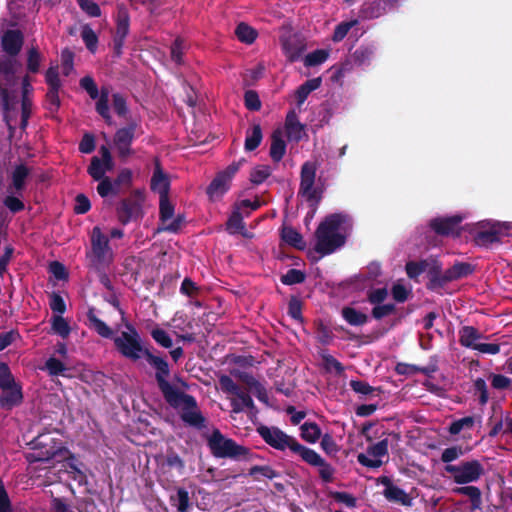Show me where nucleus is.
Listing matches in <instances>:
<instances>
[{
    "mask_svg": "<svg viewBox=\"0 0 512 512\" xmlns=\"http://www.w3.org/2000/svg\"><path fill=\"white\" fill-rule=\"evenodd\" d=\"M108 101L109 92L107 88L102 87L96 103V111L106 120L110 119Z\"/></svg>",
    "mask_w": 512,
    "mask_h": 512,
    "instance_id": "nucleus-45",
    "label": "nucleus"
},
{
    "mask_svg": "<svg viewBox=\"0 0 512 512\" xmlns=\"http://www.w3.org/2000/svg\"><path fill=\"white\" fill-rule=\"evenodd\" d=\"M95 150V138L92 134L86 133L79 143V151L84 154H90Z\"/></svg>",
    "mask_w": 512,
    "mask_h": 512,
    "instance_id": "nucleus-63",
    "label": "nucleus"
},
{
    "mask_svg": "<svg viewBox=\"0 0 512 512\" xmlns=\"http://www.w3.org/2000/svg\"><path fill=\"white\" fill-rule=\"evenodd\" d=\"M47 110L51 113H57L60 108L59 90L48 89L46 93Z\"/></svg>",
    "mask_w": 512,
    "mask_h": 512,
    "instance_id": "nucleus-53",
    "label": "nucleus"
},
{
    "mask_svg": "<svg viewBox=\"0 0 512 512\" xmlns=\"http://www.w3.org/2000/svg\"><path fill=\"white\" fill-rule=\"evenodd\" d=\"M285 127L290 140L299 141L305 135L304 126L298 121L295 111L287 114Z\"/></svg>",
    "mask_w": 512,
    "mask_h": 512,
    "instance_id": "nucleus-26",
    "label": "nucleus"
},
{
    "mask_svg": "<svg viewBox=\"0 0 512 512\" xmlns=\"http://www.w3.org/2000/svg\"><path fill=\"white\" fill-rule=\"evenodd\" d=\"M75 508L78 512H100L95 502L91 498H83L78 500Z\"/></svg>",
    "mask_w": 512,
    "mask_h": 512,
    "instance_id": "nucleus-64",
    "label": "nucleus"
},
{
    "mask_svg": "<svg viewBox=\"0 0 512 512\" xmlns=\"http://www.w3.org/2000/svg\"><path fill=\"white\" fill-rule=\"evenodd\" d=\"M151 335H152L153 339L162 347H164V348L172 347V344H173L172 339H171L170 335L165 330L160 329V328L153 329L151 332Z\"/></svg>",
    "mask_w": 512,
    "mask_h": 512,
    "instance_id": "nucleus-56",
    "label": "nucleus"
},
{
    "mask_svg": "<svg viewBox=\"0 0 512 512\" xmlns=\"http://www.w3.org/2000/svg\"><path fill=\"white\" fill-rule=\"evenodd\" d=\"M286 152V144L282 139L281 131H275L272 135V142L270 147L271 158L278 162L280 161Z\"/></svg>",
    "mask_w": 512,
    "mask_h": 512,
    "instance_id": "nucleus-28",
    "label": "nucleus"
},
{
    "mask_svg": "<svg viewBox=\"0 0 512 512\" xmlns=\"http://www.w3.org/2000/svg\"><path fill=\"white\" fill-rule=\"evenodd\" d=\"M384 486L383 495L389 502H394L403 506L412 505V497L403 489L393 484L390 478L384 476L379 479Z\"/></svg>",
    "mask_w": 512,
    "mask_h": 512,
    "instance_id": "nucleus-18",
    "label": "nucleus"
},
{
    "mask_svg": "<svg viewBox=\"0 0 512 512\" xmlns=\"http://www.w3.org/2000/svg\"><path fill=\"white\" fill-rule=\"evenodd\" d=\"M114 145L117 150L118 156L122 159L128 157V128L123 127L119 129L114 137Z\"/></svg>",
    "mask_w": 512,
    "mask_h": 512,
    "instance_id": "nucleus-32",
    "label": "nucleus"
},
{
    "mask_svg": "<svg viewBox=\"0 0 512 512\" xmlns=\"http://www.w3.org/2000/svg\"><path fill=\"white\" fill-rule=\"evenodd\" d=\"M483 336L475 328L471 326H465L460 330V343L468 348L477 350L483 354H497L500 351V347L495 343H481L480 339Z\"/></svg>",
    "mask_w": 512,
    "mask_h": 512,
    "instance_id": "nucleus-13",
    "label": "nucleus"
},
{
    "mask_svg": "<svg viewBox=\"0 0 512 512\" xmlns=\"http://www.w3.org/2000/svg\"><path fill=\"white\" fill-rule=\"evenodd\" d=\"M305 280V274L297 269H290L281 277L282 283L286 285H293L302 283Z\"/></svg>",
    "mask_w": 512,
    "mask_h": 512,
    "instance_id": "nucleus-54",
    "label": "nucleus"
},
{
    "mask_svg": "<svg viewBox=\"0 0 512 512\" xmlns=\"http://www.w3.org/2000/svg\"><path fill=\"white\" fill-rule=\"evenodd\" d=\"M73 61H74V54L69 49H64L61 52V62H62V69L63 74L65 76H69L71 71L73 70Z\"/></svg>",
    "mask_w": 512,
    "mask_h": 512,
    "instance_id": "nucleus-60",
    "label": "nucleus"
},
{
    "mask_svg": "<svg viewBox=\"0 0 512 512\" xmlns=\"http://www.w3.org/2000/svg\"><path fill=\"white\" fill-rule=\"evenodd\" d=\"M52 329L55 333H57L63 338L68 337L71 331L68 322L61 315L53 317Z\"/></svg>",
    "mask_w": 512,
    "mask_h": 512,
    "instance_id": "nucleus-49",
    "label": "nucleus"
},
{
    "mask_svg": "<svg viewBox=\"0 0 512 512\" xmlns=\"http://www.w3.org/2000/svg\"><path fill=\"white\" fill-rule=\"evenodd\" d=\"M150 185L152 191L159 194V198L169 197L170 177L163 171L158 161L155 162Z\"/></svg>",
    "mask_w": 512,
    "mask_h": 512,
    "instance_id": "nucleus-19",
    "label": "nucleus"
},
{
    "mask_svg": "<svg viewBox=\"0 0 512 512\" xmlns=\"http://www.w3.org/2000/svg\"><path fill=\"white\" fill-rule=\"evenodd\" d=\"M455 493L467 496L472 503L473 508H480L481 506V492L475 486H464L454 490Z\"/></svg>",
    "mask_w": 512,
    "mask_h": 512,
    "instance_id": "nucleus-39",
    "label": "nucleus"
},
{
    "mask_svg": "<svg viewBox=\"0 0 512 512\" xmlns=\"http://www.w3.org/2000/svg\"><path fill=\"white\" fill-rule=\"evenodd\" d=\"M316 165L306 162L301 169L300 193L312 205L319 202L321 191L315 186Z\"/></svg>",
    "mask_w": 512,
    "mask_h": 512,
    "instance_id": "nucleus-11",
    "label": "nucleus"
},
{
    "mask_svg": "<svg viewBox=\"0 0 512 512\" xmlns=\"http://www.w3.org/2000/svg\"><path fill=\"white\" fill-rule=\"evenodd\" d=\"M20 338L18 330L12 329L7 332L0 333V352L11 345L15 340Z\"/></svg>",
    "mask_w": 512,
    "mask_h": 512,
    "instance_id": "nucleus-61",
    "label": "nucleus"
},
{
    "mask_svg": "<svg viewBox=\"0 0 512 512\" xmlns=\"http://www.w3.org/2000/svg\"><path fill=\"white\" fill-rule=\"evenodd\" d=\"M257 432L262 439L272 448L285 452L289 450L292 454L301 457L306 446L300 444L293 436H290L275 426H260Z\"/></svg>",
    "mask_w": 512,
    "mask_h": 512,
    "instance_id": "nucleus-5",
    "label": "nucleus"
},
{
    "mask_svg": "<svg viewBox=\"0 0 512 512\" xmlns=\"http://www.w3.org/2000/svg\"><path fill=\"white\" fill-rule=\"evenodd\" d=\"M357 21L354 20V21H349V22H342L340 23L336 28H335V31H334V34H333V41L334 42H339L341 40H343L345 38V36L348 34L349 30L354 26L356 25Z\"/></svg>",
    "mask_w": 512,
    "mask_h": 512,
    "instance_id": "nucleus-59",
    "label": "nucleus"
},
{
    "mask_svg": "<svg viewBox=\"0 0 512 512\" xmlns=\"http://www.w3.org/2000/svg\"><path fill=\"white\" fill-rule=\"evenodd\" d=\"M0 102L3 109V115L9 113L12 115L17 108L18 100L15 95H11L8 89L0 87Z\"/></svg>",
    "mask_w": 512,
    "mask_h": 512,
    "instance_id": "nucleus-36",
    "label": "nucleus"
},
{
    "mask_svg": "<svg viewBox=\"0 0 512 512\" xmlns=\"http://www.w3.org/2000/svg\"><path fill=\"white\" fill-rule=\"evenodd\" d=\"M91 209V203L89 198L85 194H78L75 197L74 213L82 215L87 213Z\"/></svg>",
    "mask_w": 512,
    "mask_h": 512,
    "instance_id": "nucleus-57",
    "label": "nucleus"
},
{
    "mask_svg": "<svg viewBox=\"0 0 512 512\" xmlns=\"http://www.w3.org/2000/svg\"><path fill=\"white\" fill-rule=\"evenodd\" d=\"M240 162L230 164L225 170L219 172L207 188V194L212 201L219 200L229 189L233 176L240 167Z\"/></svg>",
    "mask_w": 512,
    "mask_h": 512,
    "instance_id": "nucleus-12",
    "label": "nucleus"
},
{
    "mask_svg": "<svg viewBox=\"0 0 512 512\" xmlns=\"http://www.w3.org/2000/svg\"><path fill=\"white\" fill-rule=\"evenodd\" d=\"M321 85V79L320 78H314L306 81L304 84H302L296 91L295 96L297 100V104L300 106L302 105L305 100L307 99L308 95L318 89Z\"/></svg>",
    "mask_w": 512,
    "mask_h": 512,
    "instance_id": "nucleus-31",
    "label": "nucleus"
},
{
    "mask_svg": "<svg viewBox=\"0 0 512 512\" xmlns=\"http://www.w3.org/2000/svg\"><path fill=\"white\" fill-rule=\"evenodd\" d=\"M29 445L32 452L27 454L26 459L31 463L49 461L62 451L61 441L52 437L50 433L39 434Z\"/></svg>",
    "mask_w": 512,
    "mask_h": 512,
    "instance_id": "nucleus-7",
    "label": "nucleus"
},
{
    "mask_svg": "<svg viewBox=\"0 0 512 512\" xmlns=\"http://www.w3.org/2000/svg\"><path fill=\"white\" fill-rule=\"evenodd\" d=\"M300 458L307 464L318 467L319 476L324 482H331L333 480L334 468L316 451L307 447Z\"/></svg>",
    "mask_w": 512,
    "mask_h": 512,
    "instance_id": "nucleus-16",
    "label": "nucleus"
},
{
    "mask_svg": "<svg viewBox=\"0 0 512 512\" xmlns=\"http://www.w3.org/2000/svg\"><path fill=\"white\" fill-rule=\"evenodd\" d=\"M92 254L98 263H103L111 257L109 238L104 235L99 226H95L91 233Z\"/></svg>",
    "mask_w": 512,
    "mask_h": 512,
    "instance_id": "nucleus-15",
    "label": "nucleus"
},
{
    "mask_svg": "<svg viewBox=\"0 0 512 512\" xmlns=\"http://www.w3.org/2000/svg\"><path fill=\"white\" fill-rule=\"evenodd\" d=\"M344 320L352 326H361L367 322V315L353 307H344L341 311Z\"/></svg>",
    "mask_w": 512,
    "mask_h": 512,
    "instance_id": "nucleus-29",
    "label": "nucleus"
},
{
    "mask_svg": "<svg viewBox=\"0 0 512 512\" xmlns=\"http://www.w3.org/2000/svg\"><path fill=\"white\" fill-rule=\"evenodd\" d=\"M45 81L49 89L60 90L61 81L59 78L58 66H51L45 73Z\"/></svg>",
    "mask_w": 512,
    "mask_h": 512,
    "instance_id": "nucleus-50",
    "label": "nucleus"
},
{
    "mask_svg": "<svg viewBox=\"0 0 512 512\" xmlns=\"http://www.w3.org/2000/svg\"><path fill=\"white\" fill-rule=\"evenodd\" d=\"M219 385L221 390L228 395L234 413L254 408V403L249 393L242 390L229 376H221L219 378Z\"/></svg>",
    "mask_w": 512,
    "mask_h": 512,
    "instance_id": "nucleus-8",
    "label": "nucleus"
},
{
    "mask_svg": "<svg viewBox=\"0 0 512 512\" xmlns=\"http://www.w3.org/2000/svg\"><path fill=\"white\" fill-rule=\"evenodd\" d=\"M464 454L463 449L460 446H453L443 450L441 454V460L448 465L457 460Z\"/></svg>",
    "mask_w": 512,
    "mask_h": 512,
    "instance_id": "nucleus-55",
    "label": "nucleus"
},
{
    "mask_svg": "<svg viewBox=\"0 0 512 512\" xmlns=\"http://www.w3.org/2000/svg\"><path fill=\"white\" fill-rule=\"evenodd\" d=\"M175 505L179 512H186L189 508V495L184 489H178L174 498Z\"/></svg>",
    "mask_w": 512,
    "mask_h": 512,
    "instance_id": "nucleus-62",
    "label": "nucleus"
},
{
    "mask_svg": "<svg viewBox=\"0 0 512 512\" xmlns=\"http://www.w3.org/2000/svg\"><path fill=\"white\" fill-rule=\"evenodd\" d=\"M46 368L49 374L53 376L62 375L63 372L66 370V366L64 365V363L55 357H50L46 361Z\"/></svg>",
    "mask_w": 512,
    "mask_h": 512,
    "instance_id": "nucleus-58",
    "label": "nucleus"
},
{
    "mask_svg": "<svg viewBox=\"0 0 512 512\" xmlns=\"http://www.w3.org/2000/svg\"><path fill=\"white\" fill-rule=\"evenodd\" d=\"M99 181L100 182L97 186V192L101 197H107L114 192V186H119L128 182V170H122L119 176L113 182L108 177H103Z\"/></svg>",
    "mask_w": 512,
    "mask_h": 512,
    "instance_id": "nucleus-25",
    "label": "nucleus"
},
{
    "mask_svg": "<svg viewBox=\"0 0 512 512\" xmlns=\"http://www.w3.org/2000/svg\"><path fill=\"white\" fill-rule=\"evenodd\" d=\"M146 207L145 192L141 189L130 190V220L141 217Z\"/></svg>",
    "mask_w": 512,
    "mask_h": 512,
    "instance_id": "nucleus-24",
    "label": "nucleus"
},
{
    "mask_svg": "<svg viewBox=\"0 0 512 512\" xmlns=\"http://www.w3.org/2000/svg\"><path fill=\"white\" fill-rule=\"evenodd\" d=\"M227 229L230 233H242L244 230L243 213L236 208L227 221Z\"/></svg>",
    "mask_w": 512,
    "mask_h": 512,
    "instance_id": "nucleus-44",
    "label": "nucleus"
},
{
    "mask_svg": "<svg viewBox=\"0 0 512 512\" xmlns=\"http://www.w3.org/2000/svg\"><path fill=\"white\" fill-rule=\"evenodd\" d=\"M87 172L95 181H99L103 177H106V169L103 166L101 159L97 156L92 157Z\"/></svg>",
    "mask_w": 512,
    "mask_h": 512,
    "instance_id": "nucleus-43",
    "label": "nucleus"
},
{
    "mask_svg": "<svg viewBox=\"0 0 512 512\" xmlns=\"http://www.w3.org/2000/svg\"><path fill=\"white\" fill-rule=\"evenodd\" d=\"M472 272V268L469 264L458 263L445 271L443 280L445 282L453 281L461 277L467 276Z\"/></svg>",
    "mask_w": 512,
    "mask_h": 512,
    "instance_id": "nucleus-34",
    "label": "nucleus"
},
{
    "mask_svg": "<svg viewBox=\"0 0 512 512\" xmlns=\"http://www.w3.org/2000/svg\"><path fill=\"white\" fill-rule=\"evenodd\" d=\"M81 38L85 43L86 48L94 53L98 45V36L95 31L88 25L85 24L81 29Z\"/></svg>",
    "mask_w": 512,
    "mask_h": 512,
    "instance_id": "nucleus-40",
    "label": "nucleus"
},
{
    "mask_svg": "<svg viewBox=\"0 0 512 512\" xmlns=\"http://www.w3.org/2000/svg\"><path fill=\"white\" fill-rule=\"evenodd\" d=\"M80 9L90 17H100L101 9L99 5L91 0H76Z\"/></svg>",
    "mask_w": 512,
    "mask_h": 512,
    "instance_id": "nucleus-52",
    "label": "nucleus"
},
{
    "mask_svg": "<svg viewBox=\"0 0 512 512\" xmlns=\"http://www.w3.org/2000/svg\"><path fill=\"white\" fill-rule=\"evenodd\" d=\"M184 222L181 214H175L170 197L159 198V227L157 231L177 232Z\"/></svg>",
    "mask_w": 512,
    "mask_h": 512,
    "instance_id": "nucleus-10",
    "label": "nucleus"
},
{
    "mask_svg": "<svg viewBox=\"0 0 512 512\" xmlns=\"http://www.w3.org/2000/svg\"><path fill=\"white\" fill-rule=\"evenodd\" d=\"M80 87L84 89L91 99L95 100L100 96L98 87L94 79L90 76H84L80 79Z\"/></svg>",
    "mask_w": 512,
    "mask_h": 512,
    "instance_id": "nucleus-51",
    "label": "nucleus"
},
{
    "mask_svg": "<svg viewBox=\"0 0 512 512\" xmlns=\"http://www.w3.org/2000/svg\"><path fill=\"white\" fill-rule=\"evenodd\" d=\"M511 231H512L511 223L497 224V225H493L491 230L479 232L477 234L476 239L479 244L493 243L495 241H498L499 235L510 234Z\"/></svg>",
    "mask_w": 512,
    "mask_h": 512,
    "instance_id": "nucleus-23",
    "label": "nucleus"
},
{
    "mask_svg": "<svg viewBox=\"0 0 512 512\" xmlns=\"http://www.w3.org/2000/svg\"><path fill=\"white\" fill-rule=\"evenodd\" d=\"M29 173V168L24 164H20L15 167L12 172V185L16 191H22L24 189L25 180Z\"/></svg>",
    "mask_w": 512,
    "mask_h": 512,
    "instance_id": "nucleus-35",
    "label": "nucleus"
},
{
    "mask_svg": "<svg viewBox=\"0 0 512 512\" xmlns=\"http://www.w3.org/2000/svg\"><path fill=\"white\" fill-rule=\"evenodd\" d=\"M87 319L89 321V327L94 329L100 336L104 338H111L113 331L110 327L95 314L94 308H89L87 312Z\"/></svg>",
    "mask_w": 512,
    "mask_h": 512,
    "instance_id": "nucleus-27",
    "label": "nucleus"
},
{
    "mask_svg": "<svg viewBox=\"0 0 512 512\" xmlns=\"http://www.w3.org/2000/svg\"><path fill=\"white\" fill-rule=\"evenodd\" d=\"M281 43L283 52L290 62L299 60L305 50L304 42L296 35L283 38Z\"/></svg>",
    "mask_w": 512,
    "mask_h": 512,
    "instance_id": "nucleus-21",
    "label": "nucleus"
},
{
    "mask_svg": "<svg viewBox=\"0 0 512 512\" xmlns=\"http://www.w3.org/2000/svg\"><path fill=\"white\" fill-rule=\"evenodd\" d=\"M462 221V217L455 215L446 218H436L431 221V228L438 234L441 235H458L459 224Z\"/></svg>",
    "mask_w": 512,
    "mask_h": 512,
    "instance_id": "nucleus-20",
    "label": "nucleus"
},
{
    "mask_svg": "<svg viewBox=\"0 0 512 512\" xmlns=\"http://www.w3.org/2000/svg\"><path fill=\"white\" fill-rule=\"evenodd\" d=\"M130 359H144L156 370V380L164 396L176 389L168 381L169 367L165 359L153 355L142 347L137 339V333L130 327Z\"/></svg>",
    "mask_w": 512,
    "mask_h": 512,
    "instance_id": "nucleus-2",
    "label": "nucleus"
},
{
    "mask_svg": "<svg viewBox=\"0 0 512 512\" xmlns=\"http://www.w3.org/2000/svg\"><path fill=\"white\" fill-rule=\"evenodd\" d=\"M329 56V52L325 49H318L304 57V65L306 67L317 66L324 63Z\"/></svg>",
    "mask_w": 512,
    "mask_h": 512,
    "instance_id": "nucleus-42",
    "label": "nucleus"
},
{
    "mask_svg": "<svg viewBox=\"0 0 512 512\" xmlns=\"http://www.w3.org/2000/svg\"><path fill=\"white\" fill-rule=\"evenodd\" d=\"M282 239L289 245L296 248H303L304 241L302 236L291 227H284L282 230Z\"/></svg>",
    "mask_w": 512,
    "mask_h": 512,
    "instance_id": "nucleus-41",
    "label": "nucleus"
},
{
    "mask_svg": "<svg viewBox=\"0 0 512 512\" xmlns=\"http://www.w3.org/2000/svg\"><path fill=\"white\" fill-rule=\"evenodd\" d=\"M241 380L260 401H267L265 388L253 376L244 374L241 376Z\"/></svg>",
    "mask_w": 512,
    "mask_h": 512,
    "instance_id": "nucleus-33",
    "label": "nucleus"
},
{
    "mask_svg": "<svg viewBox=\"0 0 512 512\" xmlns=\"http://www.w3.org/2000/svg\"><path fill=\"white\" fill-rule=\"evenodd\" d=\"M349 218L344 214L328 216L316 231L315 250L321 255L333 253L345 242V237L350 229Z\"/></svg>",
    "mask_w": 512,
    "mask_h": 512,
    "instance_id": "nucleus-1",
    "label": "nucleus"
},
{
    "mask_svg": "<svg viewBox=\"0 0 512 512\" xmlns=\"http://www.w3.org/2000/svg\"><path fill=\"white\" fill-rule=\"evenodd\" d=\"M24 44V34L19 29H7L1 36L2 50L10 57H16Z\"/></svg>",
    "mask_w": 512,
    "mask_h": 512,
    "instance_id": "nucleus-17",
    "label": "nucleus"
},
{
    "mask_svg": "<svg viewBox=\"0 0 512 512\" xmlns=\"http://www.w3.org/2000/svg\"><path fill=\"white\" fill-rule=\"evenodd\" d=\"M445 471L452 476L455 483L468 484L478 481L484 473V468L478 460H471L458 465H446Z\"/></svg>",
    "mask_w": 512,
    "mask_h": 512,
    "instance_id": "nucleus-9",
    "label": "nucleus"
},
{
    "mask_svg": "<svg viewBox=\"0 0 512 512\" xmlns=\"http://www.w3.org/2000/svg\"><path fill=\"white\" fill-rule=\"evenodd\" d=\"M271 174V169L267 165H258L250 173V180L254 184L263 183Z\"/></svg>",
    "mask_w": 512,
    "mask_h": 512,
    "instance_id": "nucleus-48",
    "label": "nucleus"
},
{
    "mask_svg": "<svg viewBox=\"0 0 512 512\" xmlns=\"http://www.w3.org/2000/svg\"><path fill=\"white\" fill-rule=\"evenodd\" d=\"M164 398L170 406L180 412L181 419L186 424L197 428L204 426L205 418L201 414L193 396L176 388L164 396Z\"/></svg>",
    "mask_w": 512,
    "mask_h": 512,
    "instance_id": "nucleus-3",
    "label": "nucleus"
},
{
    "mask_svg": "<svg viewBox=\"0 0 512 512\" xmlns=\"http://www.w3.org/2000/svg\"><path fill=\"white\" fill-rule=\"evenodd\" d=\"M207 444L211 453L218 458L240 459L246 457L249 453L246 447L227 438L218 429H215L207 438Z\"/></svg>",
    "mask_w": 512,
    "mask_h": 512,
    "instance_id": "nucleus-6",
    "label": "nucleus"
},
{
    "mask_svg": "<svg viewBox=\"0 0 512 512\" xmlns=\"http://www.w3.org/2000/svg\"><path fill=\"white\" fill-rule=\"evenodd\" d=\"M41 54L37 47L32 46L28 50L27 55V70L31 73H37L40 68Z\"/></svg>",
    "mask_w": 512,
    "mask_h": 512,
    "instance_id": "nucleus-47",
    "label": "nucleus"
},
{
    "mask_svg": "<svg viewBox=\"0 0 512 512\" xmlns=\"http://www.w3.org/2000/svg\"><path fill=\"white\" fill-rule=\"evenodd\" d=\"M388 455V440L383 439L373 445L367 447L365 453L357 456L358 462L369 468H379L383 464V457Z\"/></svg>",
    "mask_w": 512,
    "mask_h": 512,
    "instance_id": "nucleus-14",
    "label": "nucleus"
},
{
    "mask_svg": "<svg viewBox=\"0 0 512 512\" xmlns=\"http://www.w3.org/2000/svg\"><path fill=\"white\" fill-rule=\"evenodd\" d=\"M263 138L262 129L259 124L253 125L246 132L245 138V150L253 151L255 150L261 143Z\"/></svg>",
    "mask_w": 512,
    "mask_h": 512,
    "instance_id": "nucleus-30",
    "label": "nucleus"
},
{
    "mask_svg": "<svg viewBox=\"0 0 512 512\" xmlns=\"http://www.w3.org/2000/svg\"><path fill=\"white\" fill-rule=\"evenodd\" d=\"M475 423V419L472 416H467L454 421L450 427L449 432L452 435L459 434L462 430L472 429Z\"/></svg>",
    "mask_w": 512,
    "mask_h": 512,
    "instance_id": "nucleus-46",
    "label": "nucleus"
},
{
    "mask_svg": "<svg viewBox=\"0 0 512 512\" xmlns=\"http://www.w3.org/2000/svg\"><path fill=\"white\" fill-rule=\"evenodd\" d=\"M0 407L10 411L23 403L24 396L22 385L16 381L10 367L5 362H0Z\"/></svg>",
    "mask_w": 512,
    "mask_h": 512,
    "instance_id": "nucleus-4",
    "label": "nucleus"
},
{
    "mask_svg": "<svg viewBox=\"0 0 512 512\" xmlns=\"http://www.w3.org/2000/svg\"><path fill=\"white\" fill-rule=\"evenodd\" d=\"M235 34L245 44H252L257 38L256 30L245 23L238 24Z\"/></svg>",
    "mask_w": 512,
    "mask_h": 512,
    "instance_id": "nucleus-38",
    "label": "nucleus"
},
{
    "mask_svg": "<svg viewBox=\"0 0 512 512\" xmlns=\"http://www.w3.org/2000/svg\"><path fill=\"white\" fill-rule=\"evenodd\" d=\"M128 34V14L123 5L119 7L117 35L114 38V53L117 57L122 54L125 36Z\"/></svg>",
    "mask_w": 512,
    "mask_h": 512,
    "instance_id": "nucleus-22",
    "label": "nucleus"
},
{
    "mask_svg": "<svg viewBox=\"0 0 512 512\" xmlns=\"http://www.w3.org/2000/svg\"><path fill=\"white\" fill-rule=\"evenodd\" d=\"M300 429L301 437L309 443H316L321 437V430L316 423L305 422Z\"/></svg>",
    "mask_w": 512,
    "mask_h": 512,
    "instance_id": "nucleus-37",
    "label": "nucleus"
}]
</instances>
